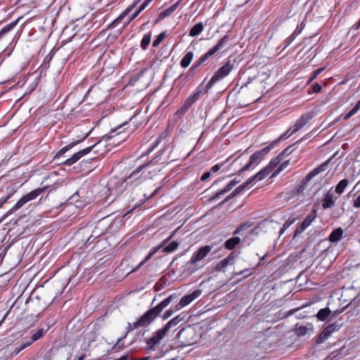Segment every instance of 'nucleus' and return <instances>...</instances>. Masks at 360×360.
I'll use <instances>...</instances> for the list:
<instances>
[{"instance_id":"obj_1","label":"nucleus","mask_w":360,"mask_h":360,"mask_svg":"<svg viewBox=\"0 0 360 360\" xmlns=\"http://www.w3.org/2000/svg\"><path fill=\"white\" fill-rule=\"evenodd\" d=\"M177 297L178 295L176 293L170 295L158 305L148 310L132 324L129 323L128 331L141 327H146L149 326L160 315L162 310L167 307L173 300H176Z\"/></svg>"},{"instance_id":"obj_2","label":"nucleus","mask_w":360,"mask_h":360,"mask_svg":"<svg viewBox=\"0 0 360 360\" xmlns=\"http://www.w3.org/2000/svg\"><path fill=\"white\" fill-rule=\"evenodd\" d=\"M159 162L158 156H156L150 161L141 165L136 169H134L127 177V179L131 181H137V184L142 182L146 179H151L153 176L157 173L156 169L148 170L146 172V169L150 167L158 165Z\"/></svg>"},{"instance_id":"obj_3","label":"nucleus","mask_w":360,"mask_h":360,"mask_svg":"<svg viewBox=\"0 0 360 360\" xmlns=\"http://www.w3.org/2000/svg\"><path fill=\"white\" fill-rule=\"evenodd\" d=\"M141 0H137L133 4L127 7L116 19L113 20L112 22H120V21L125 20L126 22H131L139 14L143 11L153 0H144V1L141 4L140 7L138 9H136L134 11V9L136 6L141 1Z\"/></svg>"},{"instance_id":"obj_4","label":"nucleus","mask_w":360,"mask_h":360,"mask_svg":"<svg viewBox=\"0 0 360 360\" xmlns=\"http://www.w3.org/2000/svg\"><path fill=\"white\" fill-rule=\"evenodd\" d=\"M279 139L274 140L262 150L255 152L250 158L248 162L242 167L238 173H241L250 169L253 165H258L269 153V151L278 143Z\"/></svg>"},{"instance_id":"obj_5","label":"nucleus","mask_w":360,"mask_h":360,"mask_svg":"<svg viewBox=\"0 0 360 360\" xmlns=\"http://www.w3.org/2000/svg\"><path fill=\"white\" fill-rule=\"evenodd\" d=\"M227 37V36H224L218 41V43L214 46H213L206 53L203 54L199 59H198L191 66V68L188 70V72L190 74L193 75L195 69H197L198 67L202 65L210 56H213L215 53H217L222 48Z\"/></svg>"},{"instance_id":"obj_6","label":"nucleus","mask_w":360,"mask_h":360,"mask_svg":"<svg viewBox=\"0 0 360 360\" xmlns=\"http://www.w3.org/2000/svg\"><path fill=\"white\" fill-rule=\"evenodd\" d=\"M174 234V233L173 234H172L169 237H168L167 239L163 240L158 248H157L156 249H155L153 250H152L150 252V253L147 255V257L141 262H140V264L136 267L133 269L131 270V271H135L138 270L155 253L157 250L160 249V248L164 247L162 252H165V253H169V252H172L174 251L175 250H176L177 248L179 247V243H177L176 241H172L168 245L165 246L166 243H167L173 237Z\"/></svg>"},{"instance_id":"obj_7","label":"nucleus","mask_w":360,"mask_h":360,"mask_svg":"<svg viewBox=\"0 0 360 360\" xmlns=\"http://www.w3.org/2000/svg\"><path fill=\"white\" fill-rule=\"evenodd\" d=\"M46 189V187L43 188H37L31 192L27 193L23 195L16 203L15 205L8 211V213H13L22 207L27 202L34 200L37 197H38L41 193H42Z\"/></svg>"},{"instance_id":"obj_8","label":"nucleus","mask_w":360,"mask_h":360,"mask_svg":"<svg viewBox=\"0 0 360 360\" xmlns=\"http://www.w3.org/2000/svg\"><path fill=\"white\" fill-rule=\"evenodd\" d=\"M232 70L233 65L231 64L230 61L227 62L214 74L207 83V88H212L217 82L226 77Z\"/></svg>"},{"instance_id":"obj_9","label":"nucleus","mask_w":360,"mask_h":360,"mask_svg":"<svg viewBox=\"0 0 360 360\" xmlns=\"http://www.w3.org/2000/svg\"><path fill=\"white\" fill-rule=\"evenodd\" d=\"M195 335V331L191 327L188 328H182L176 335V338L183 340H181V342L185 345H193L195 340L193 338Z\"/></svg>"},{"instance_id":"obj_10","label":"nucleus","mask_w":360,"mask_h":360,"mask_svg":"<svg viewBox=\"0 0 360 360\" xmlns=\"http://www.w3.org/2000/svg\"><path fill=\"white\" fill-rule=\"evenodd\" d=\"M102 63V72L105 75L112 74L116 66V63H114L110 56L106 53H104L98 60L99 65Z\"/></svg>"},{"instance_id":"obj_11","label":"nucleus","mask_w":360,"mask_h":360,"mask_svg":"<svg viewBox=\"0 0 360 360\" xmlns=\"http://www.w3.org/2000/svg\"><path fill=\"white\" fill-rule=\"evenodd\" d=\"M340 326H341L340 324H338L337 323L328 325L323 330V331L317 337L316 340V344L319 345L323 343L331 335V334L333 332L338 330Z\"/></svg>"},{"instance_id":"obj_12","label":"nucleus","mask_w":360,"mask_h":360,"mask_svg":"<svg viewBox=\"0 0 360 360\" xmlns=\"http://www.w3.org/2000/svg\"><path fill=\"white\" fill-rule=\"evenodd\" d=\"M212 247L210 245H205L200 247L197 252H194L187 264H194L196 262L204 259L212 250Z\"/></svg>"},{"instance_id":"obj_13","label":"nucleus","mask_w":360,"mask_h":360,"mask_svg":"<svg viewBox=\"0 0 360 360\" xmlns=\"http://www.w3.org/2000/svg\"><path fill=\"white\" fill-rule=\"evenodd\" d=\"M313 115L311 113H306L302 115L296 122L295 124L292 127V131L288 134V131H287L283 136H286V138L291 136L292 134L298 131L301 129L305 124L312 118Z\"/></svg>"},{"instance_id":"obj_14","label":"nucleus","mask_w":360,"mask_h":360,"mask_svg":"<svg viewBox=\"0 0 360 360\" xmlns=\"http://www.w3.org/2000/svg\"><path fill=\"white\" fill-rule=\"evenodd\" d=\"M200 294L201 290H195L191 294L184 296L176 306V310H179L181 308L189 304L193 300L198 297Z\"/></svg>"},{"instance_id":"obj_15","label":"nucleus","mask_w":360,"mask_h":360,"mask_svg":"<svg viewBox=\"0 0 360 360\" xmlns=\"http://www.w3.org/2000/svg\"><path fill=\"white\" fill-rule=\"evenodd\" d=\"M338 199V197L334 196L333 188L331 187L330 190L326 193L323 201H322V207L323 210H327L335 205V200Z\"/></svg>"},{"instance_id":"obj_16","label":"nucleus","mask_w":360,"mask_h":360,"mask_svg":"<svg viewBox=\"0 0 360 360\" xmlns=\"http://www.w3.org/2000/svg\"><path fill=\"white\" fill-rule=\"evenodd\" d=\"M96 144L89 146L76 153H75L71 158L67 159L63 164L66 165H72L75 163L77 160H79L82 157L88 154L92 148L95 146Z\"/></svg>"},{"instance_id":"obj_17","label":"nucleus","mask_w":360,"mask_h":360,"mask_svg":"<svg viewBox=\"0 0 360 360\" xmlns=\"http://www.w3.org/2000/svg\"><path fill=\"white\" fill-rule=\"evenodd\" d=\"M166 334L161 330H158L154 333L151 338L146 340V343L150 349H154L155 346L158 344Z\"/></svg>"},{"instance_id":"obj_18","label":"nucleus","mask_w":360,"mask_h":360,"mask_svg":"<svg viewBox=\"0 0 360 360\" xmlns=\"http://www.w3.org/2000/svg\"><path fill=\"white\" fill-rule=\"evenodd\" d=\"M236 257L235 252H231L228 257L221 260L215 266L217 271H221L229 264H233Z\"/></svg>"},{"instance_id":"obj_19","label":"nucleus","mask_w":360,"mask_h":360,"mask_svg":"<svg viewBox=\"0 0 360 360\" xmlns=\"http://www.w3.org/2000/svg\"><path fill=\"white\" fill-rule=\"evenodd\" d=\"M181 0H179L174 4H172L171 6L164 9L158 15V18L155 20V22H159L160 21L164 20L165 18L171 15L174 11L176 10L178 8Z\"/></svg>"},{"instance_id":"obj_20","label":"nucleus","mask_w":360,"mask_h":360,"mask_svg":"<svg viewBox=\"0 0 360 360\" xmlns=\"http://www.w3.org/2000/svg\"><path fill=\"white\" fill-rule=\"evenodd\" d=\"M184 320V316L183 314H179L174 318L172 319L170 321H169L167 324L162 328H160L165 334H167L169 330H171L172 328L176 327L181 321H183Z\"/></svg>"},{"instance_id":"obj_21","label":"nucleus","mask_w":360,"mask_h":360,"mask_svg":"<svg viewBox=\"0 0 360 360\" xmlns=\"http://www.w3.org/2000/svg\"><path fill=\"white\" fill-rule=\"evenodd\" d=\"M204 83L205 80L200 84H199L195 91L188 96L194 101V103L200 98L202 94L207 92L210 89L207 88V84L205 85Z\"/></svg>"},{"instance_id":"obj_22","label":"nucleus","mask_w":360,"mask_h":360,"mask_svg":"<svg viewBox=\"0 0 360 360\" xmlns=\"http://www.w3.org/2000/svg\"><path fill=\"white\" fill-rule=\"evenodd\" d=\"M329 161L330 160L326 161L325 162H323V164H321V165H319V167H317L316 168L314 169L312 171H311L304 178V180H306L307 181H309L310 179H311L313 177H314L315 176H316L317 174H319V173L325 171L326 169V167L329 163Z\"/></svg>"},{"instance_id":"obj_23","label":"nucleus","mask_w":360,"mask_h":360,"mask_svg":"<svg viewBox=\"0 0 360 360\" xmlns=\"http://www.w3.org/2000/svg\"><path fill=\"white\" fill-rule=\"evenodd\" d=\"M343 234V230L342 228L339 227L334 231L329 236V240L332 243H335L339 241Z\"/></svg>"},{"instance_id":"obj_24","label":"nucleus","mask_w":360,"mask_h":360,"mask_svg":"<svg viewBox=\"0 0 360 360\" xmlns=\"http://www.w3.org/2000/svg\"><path fill=\"white\" fill-rule=\"evenodd\" d=\"M272 170L267 166L257 172L255 175L251 176L252 181H261L264 179Z\"/></svg>"},{"instance_id":"obj_25","label":"nucleus","mask_w":360,"mask_h":360,"mask_svg":"<svg viewBox=\"0 0 360 360\" xmlns=\"http://www.w3.org/2000/svg\"><path fill=\"white\" fill-rule=\"evenodd\" d=\"M240 243V238L239 237H232L228 239L225 243L224 247L228 250L234 249L236 245Z\"/></svg>"},{"instance_id":"obj_26","label":"nucleus","mask_w":360,"mask_h":360,"mask_svg":"<svg viewBox=\"0 0 360 360\" xmlns=\"http://www.w3.org/2000/svg\"><path fill=\"white\" fill-rule=\"evenodd\" d=\"M193 56L194 54L192 51L187 52L180 62L181 68H186L192 61Z\"/></svg>"},{"instance_id":"obj_27","label":"nucleus","mask_w":360,"mask_h":360,"mask_svg":"<svg viewBox=\"0 0 360 360\" xmlns=\"http://www.w3.org/2000/svg\"><path fill=\"white\" fill-rule=\"evenodd\" d=\"M193 103H194V101L190 97H188V98L185 101L182 107H181L176 111V113L179 114V115L185 114L187 112V110L192 106V105Z\"/></svg>"},{"instance_id":"obj_28","label":"nucleus","mask_w":360,"mask_h":360,"mask_svg":"<svg viewBox=\"0 0 360 360\" xmlns=\"http://www.w3.org/2000/svg\"><path fill=\"white\" fill-rule=\"evenodd\" d=\"M348 184L349 181L347 179L341 180L335 186L334 192L336 193L338 195H341L344 192L345 189L347 188Z\"/></svg>"},{"instance_id":"obj_29","label":"nucleus","mask_w":360,"mask_h":360,"mask_svg":"<svg viewBox=\"0 0 360 360\" xmlns=\"http://www.w3.org/2000/svg\"><path fill=\"white\" fill-rule=\"evenodd\" d=\"M330 314L331 311L328 308H323L318 311L316 317L319 320L324 321L327 320Z\"/></svg>"},{"instance_id":"obj_30","label":"nucleus","mask_w":360,"mask_h":360,"mask_svg":"<svg viewBox=\"0 0 360 360\" xmlns=\"http://www.w3.org/2000/svg\"><path fill=\"white\" fill-rule=\"evenodd\" d=\"M48 330H44V328H40L37 331H36L31 337V340H28V342H30V345L34 342L41 339L46 334Z\"/></svg>"},{"instance_id":"obj_31","label":"nucleus","mask_w":360,"mask_h":360,"mask_svg":"<svg viewBox=\"0 0 360 360\" xmlns=\"http://www.w3.org/2000/svg\"><path fill=\"white\" fill-rule=\"evenodd\" d=\"M151 36H152V34L150 32L146 33L144 34L141 41V47L143 49V50H146L148 45L150 44V39H151Z\"/></svg>"},{"instance_id":"obj_32","label":"nucleus","mask_w":360,"mask_h":360,"mask_svg":"<svg viewBox=\"0 0 360 360\" xmlns=\"http://www.w3.org/2000/svg\"><path fill=\"white\" fill-rule=\"evenodd\" d=\"M309 225V223L306 221V219H304V221L297 226L294 233V237H296L299 234L302 233Z\"/></svg>"},{"instance_id":"obj_33","label":"nucleus","mask_w":360,"mask_h":360,"mask_svg":"<svg viewBox=\"0 0 360 360\" xmlns=\"http://www.w3.org/2000/svg\"><path fill=\"white\" fill-rule=\"evenodd\" d=\"M203 30L202 24H195V25L191 29L189 36L195 37L202 32Z\"/></svg>"},{"instance_id":"obj_34","label":"nucleus","mask_w":360,"mask_h":360,"mask_svg":"<svg viewBox=\"0 0 360 360\" xmlns=\"http://www.w3.org/2000/svg\"><path fill=\"white\" fill-rule=\"evenodd\" d=\"M359 110H360V100L353 107V108L347 112V114L345 116L344 119L345 120L349 119L351 117H352L354 115H355Z\"/></svg>"},{"instance_id":"obj_35","label":"nucleus","mask_w":360,"mask_h":360,"mask_svg":"<svg viewBox=\"0 0 360 360\" xmlns=\"http://www.w3.org/2000/svg\"><path fill=\"white\" fill-rule=\"evenodd\" d=\"M167 36L166 31L161 32L153 42V46L157 47Z\"/></svg>"},{"instance_id":"obj_36","label":"nucleus","mask_w":360,"mask_h":360,"mask_svg":"<svg viewBox=\"0 0 360 360\" xmlns=\"http://www.w3.org/2000/svg\"><path fill=\"white\" fill-rule=\"evenodd\" d=\"M252 181H253L250 177L248 179H247L244 183H243L241 185L238 186L234 191H236V193L237 194H239L240 193L243 191Z\"/></svg>"},{"instance_id":"obj_37","label":"nucleus","mask_w":360,"mask_h":360,"mask_svg":"<svg viewBox=\"0 0 360 360\" xmlns=\"http://www.w3.org/2000/svg\"><path fill=\"white\" fill-rule=\"evenodd\" d=\"M165 137H166V134L165 133H162L161 134H160L159 136L158 137V139H156V141H155V143L153 144L152 147L148 150L146 154H148L151 151H153L154 150V148H156L160 144V143L162 141V140L163 139H165Z\"/></svg>"},{"instance_id":"obj_38","label":"nucleus","mask_w":360,"mask_h":360,"mask_svg":"<svg viewBox=\"0 0 360 360\" xmlns=\"http://www.w3.org/2000/svg\"><path fill=\"white\" fill-rule=\"evenodd\" d=\"M77 27L75 24H69L66 25L63 30V35L65 37H68L70 34V31H74Z\"/></svg>"},{"instance_id":"obj_39","label":"nucleus","mask_w":360,"mask_h":360,"mask_svg":"<svg viewBox=\"0 0 360 360\" xmlns=\"http://www.w3.org/2000/svg\"><path fill=\"white\" fill-rule=\"evenodd\" d=\"M30 345V342H28L27 341L22 343L20 346L16 347L15 348V349L13 350L12 354L13 355L18 354L22 350H23L26 347H29Z\"/></svg>"},{"instance_id":"obj_40","label":"nucleus","mask_w":360,"mask_h":360,"mask_svg":"<svg viewBox=\"0 0 360 360\" xmlns=\"http://www.w3.org/2000/svg\"><path fill=\"white\" fill-rule=\"evenodd\" d=\"M308 328L304 326L296 325L295 332L299 336H304L307 334Z\"/></svg>"},{"instance_id":"obj_41","label":"nucleus","mask_w":360,"mask_h":360,"mask_svg":"<svg viewBox=\"0 0 360 360\" xmlns=\"http://www.w3.org/2000/svg\"><path fill=\"white\" fill-rule=\"evenodd\" d=\"M282 158L281 155H278L276 158L271 160L268 167L273 170L281 161Z\"/></svg>"},{"instance_id":"obj_42","label":"nucleus","mask_w":360,"mask_h":360,"mask_svg":"<svg viewBox=\"0 0 360 360\" xmlns=\"http://www.w3.org/2000/svg\"><path fill=\"white\" fill-rule=\"evenodd\" d=\"M55 53V51L53 49L44 58L42 66L45 68H48L49 67V63L51 60L53 55Z\"/></svg>"},{"instance_id":"obj_43","label":"nucleus","mask_w":360,"mask_h":360,"mask_svg":"<svg viewBox=\"0 0 360 360\" xmlns=\"http://www.w3.org/2000/svg\"><path fill=\"white\" fill-rule=\"evenodd\" d=\"M289 162H290L289 160H287L284 161L278 167V168L274 172V174H272L271 176L273 177V176H276V175H278L282 170H283L285 167H287L288 166Z\"/></svg>"},{"instance_id":"obj_44","label":"nucleus","mask_w":360,"mask_h":360,"mask_svg":"<svg viewBox=\"0 0 360 360\" xmlns=\"http://www.w3.org/2000/svg\"><path fill=\"white\" fill-rule=\"evenodd\" d=\"M15 25L16 24H8L6 26L2 28L0 30V39L2 37V36L10 32L11 30H13Z\"/></svg>"},{"instance_id":"obj_45","label":"nucleus","mask_w":360,"mask_h":360,"mask_svg":"<svg viewBox=\"0 0 360 360\" xmlns=\"http://www.w3.org/2000/svg\"><path fill=\"white\" fill-rule=\"evenodd\" d=\"M13 193L14 191L12 189H10V191H8L5 197H2L0 199V207L11 198Z\"/></svg>"},{"instance_id":"obj_46","label":"nucleus","mask_w":360,"mask_h":360,"mask_svg":"<svg viewBox=\"0 0 360 360\" xmlns=\"http://www.w3.org/2000/svg\"><path fill=\"white\" fill-rule=\"evenodd\" d=\"M316 210H313L311 212L308 216H307V217L304 219H306V221H307L309 223V224H311V222L316 219Z\"/></svg>"},{"instance_id":"obj_47","label":"nucleus","mask_w":360,"mask_h":360,"mask_svg":"<svg viewBox=\"0 0 360 360\" xmlns=\"http://www.w3.org/2000/svg\"><path fill=\"white\" fill-rule=\"evenodd\" d=\"M75 145V143H70V144L63 147V148H61L59 150V152L57 153V155H62L65 154L68 150H69Z\"/></svg>"},{"instance_id":"obj_48","label":"nucleus","mask_w":360,"mask_h":360,"mask_svg":"<svg viewBox=\"0 0 360 360\" xmlns=\"http://www.w3.org/2000/svg\"><path fill=\"white\" fill-rule=\"evenodd\" d=\"M88 352H89L88 347H85L84 349H82V352L77 356V360H84V359L86 356V354H87Z\"/></svg>"},{"instance_id":"obj_49","label":"nucleus","mask_w":360,"mask_h":360,"mask_svg":"<svg viewBox=\"0 0 360 360\" xmlns=\"http://www.w3.org/2000/svg\"><path fill=\"white\" fill-rule=\"evenodd\" d=\"M127 336V334L122 337V338H119L117 340V342L116 344L114 345V347H112V349H115V348H117L118 349H121L124 347V343L122 342V340L123 339Z\"/></svg>"},{"instance_id":"obj_50","label":"nucleus","mask_w":360,"mask_h":360,"mask_svg":"<svg viewBox=\"0 0 360 360\" xmlns=\"http://www.w3.org/2000/svg\"><path fill=\"white\" fill-rule=\"evenodd\" d=\"M295 37L294 36H292V34L288 38H287L284 41L283 49L287 48L295 40Z\"/></svg>"},{"instance_id":"obj_51","label":"nucleus","mask_w":360,"mask_h":360,"mask_svg":"<svg viewBox=\"0 0 360 360\" xmlns=\"http://www.w3.org/2000/svg\"><path fill=\"white\" fill-rule=\"evenodd\" d=\"M251 224H249L248 223H246V224H242L240 226H239L233 232V234L234 235H236V234H239L241 231L245 228V227H249L250 226Z\"/></svg>"},{"instance_id":"obj_52","label":"nucleus","mask_w":360,"mask_h":360,"mask_svg":"<svg viewBox=\"0 0 360 360\" xmlns=\"http://www.w3.org/2000/svg\"><path fill=\"white\" fill-rule=\"evenodd\" d=\"M238 183V181H231V182H229L227 186L224 188L225 191H226V193L229 192V191H231L233 186H236V184Z\"/></svg>"},{"instance_id":"obj_53","label":"nucleus","mask_w":360,"mask_h":360,"mask_svg":"<svg viewBox=\"0 0 360 360\" xmlns=\"http://www.w3.org/2000/svg\"><path fill=\"white\" fill-rule=\"evenodd\" d=\"M303 29H304L303 24H300V25H297L296 30L294 31V32L292 34V35L296 38L297 36L302 32V30Z\"/></svg>"},{"instance_id":"obj_54","label":"nucleus","mask_w":360,"mask_h":360,"mask_svg":"<svg viewBox=\"0 0 360 360\" xmlns=\"http://www.w3.org/2000/svg\"><path fill=\"white\" fill-rule=\"evenodd\" d=\"M322 89V87L321 86L316 83V84H314L313 86H312V91H313V93H319Z\"/></svg>"},{"instance_id":"obj_55","label":"nucleus","mask_w":360,"mask_h":360,"mask_svg":"<svg viewBox=\"0 0 360 360\" xmlns=\"http://www.w3.org/2000/svg\"><path fill=\"white\" fill-rule=\"evenodd\" d=\"M173 313H174V310H172V309H169L167 310V311L165 312V314H164V315H163V316H162V319H163V320H166V319H167L169 317H170V316L173 314Z\"/></svg>"},{"instance_id":"obj_56","label":"nucleus","mask_w":360,"mask_h":360,"mask_svg":"<svg viewBox=\"0 0 360 360\" xmlns=\"http://www.w3.org/2000/svg\"><path fill=\"white\" fill-rule=\"evenodd\" d=\"M323 71V68H319L316 70L314 72V75L312 77L309 79V82H311L313 79H314L321 72Z\"/></svg>"},{"instance_id":"obj_57","label":"nucleus","mask_w":360,"mask_h":360,"mask_svg":"<svg viewBox=\"0 0 360 360\" xmlns=\"http://www.w3.org/2000/svg\"><path fill=\"white\" fill-rule=\"evenodd\" d=\"M353 206L356 208H360V195H358L353 202Z\"/></svg>"},{"instance_id":"obj_58","label":"nucleus","mask_w":360,"mask_h":360,"mask_svg":"<svg viewBox=\"0 0 360 360\" xmlns=\"http://www.w3.org/2000/svg\"><path fill=\"white\" fill-rule=\"evenodd\" d=\"M210 176H211V172H206L202 175L200 180L202 181H205L207 180Z\"/></svg>"},{"instance_id":"obj_59","label":"nucleus","mask_w":360,"mask_h":360,"mask_svg":"<svg viewBox=\"0 0 360 360\" xmlns=\"http://www.w3.org/2000/svg\"><path fill=\"white\" fill-rule=\"evenodd\" d=\"M290 146L285 148L280 154L279 155H281V158H283L285 155H290L292 153V150H290Z\"/></svg>"},{"instance_id":"obj_60","label":"nucleus","mask_w":360,"mask_h":360,"mask_svg":"<svg viewBox=\"0 0 360 360\" xmlns=\"http://www.w3.org/2000/svg\"><path fill=\"white\" fill-rule=\"evenodd\" d=\"M226 193V191L224 189L221 190L220 191L217 192L214 196L213 199L219 198L221 195L225 194Z\"/></svg>"},{"instance_id":"obj_61","label":"nucleus","mask_w":360,"mask_h":360,"mask_svg":"<svg viewBox=\"0 0 360 360\" xmlns=\"http://www.w3.org/2000/svg\"><path fill=\"white\" fill-rule=\"evenodd\" d=\"M266 222V220H264V221H262L261 222L259 223V224L252 230V232H255L256 233H257V229L261 228L263 225H264V224Z\"/></svg>"},{"instance_id":"obj_62","label":"nucleus","mask_w":360,"mask_h":360,"mask_svg":"<svg viewBox=\"0 0 360 360\" xmlns=\"http://www.w3.org/2000/svg\"><path fill=\"white\" fill-rule=\"evenodd\" d=\"M238 195V194L236 193V191H233L231 193H230L229 195H228L226 197V198H225V200H224V202H226V201H228V200H229L232 199L233 197H235V196H236V195Z\"/></svg>"},{"instance_id":"obj_63","label":"nucleus","mask_w":360,"mask_h":360,"mask_svg":"<svg viewBox=\"0 0 360 360\" xmlns=\"http://www.w3.org/2000/svg\"><path fill=\"white\" fill-rule=\"evenodd\" d=\"M221 167V165L217 164L211 168V171L213 172H217L220 169Z\"/></svg>"},{"instance_id":"obj_64","label":"nucleus","mask_w":360,"mask_h":360,"mask_svg":"<svg viewBox=\"0 0 360 360\" xmlns=\"http://www.w3.org/2000/svg\"><path fill=\"white\" fill-rule=\"evenodd\" d=\"M292 223H293V220H292V221H290V220L288 219V221L284 224V225H283V229L281 230V233H282L283 232V231H284L283 229H284L288 228V227L291 224H292Z\"/></svg>"}]
</instances>
